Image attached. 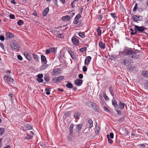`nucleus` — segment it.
<instances>
[{
  "mask_svg": "<svg viewBox=\"0 0 148 148\" xmlns=\"http://www.w3.org/2000/svg\"><path fill=\"white\" fill-rule=\"evenodd\" d=\"M86 105L89 107L93 108L95 111H97L98 109V106L97 104L92 101H88L86 103Z\"/></svg>",
  "mask_w": 148,
  "mask_h": 148,
  "instance_id": "obj_1",
  "label": "nucleus"
},
{
  "mask_svg": "<svg viewBox=\"0 0 148 148\" xmlns=\"http://www.w3.org/2000/svg\"><path fill=\"white\" fill-rule=\"evenodd\" d=\"M10 46L13 49L19 50L20 47L18 44L15 41H12L10 43Z\"/></svg>",
  "mask_w": 148,
  "mask_h": 148,
  "instance_id": "obj_2",
  "label": "nucleus"
},
{
  "mask_svg": "<svg viewBox=\"0 0 148 148\" xmlns=\"http://www.w3.org/2000/svg\"><path fill=\"white\" fill-rule=\"evenodd\" d=\"M3 79L8 84L9 83L12 84L14 82L13 79L11 78L10 75H5L3 77Z\"/></svg>",
  "mask_w": 148,
  "mask_h": 148,
  "instance_id": "obj_3",
  "label": "nucleus"
},
{
  "mask_svg": "<svg viewBox=\"0 0 148 148\" xmlns=\"http://www.w3.org/2000/svg\"><path fill=\"white\" fill-rule=\"evenodd\" d=\"M134 30H136L137 32H142L144 31L145 29V27L143 26H139L134 25Z\"/></svg>",
  "mask_w": 148,
  "mask_h": 148,
  "instance_id": "obj_4",
  "label": "nucleus"
},
{
  "mask_svg": "<svg viewBox=\"0 0 148 148\" xmlns=\"http://www.w3.org/2000/svg\"><path fill=\"white\" fill-rule=\"evenodd\" d=\"M132 18L134 21L137 22V21L142 20L143 18L142 17L137 15H133L132 16Z\"/></svg>",
  "mask_w": 148,
  "mask_h": 148,
  "instance_id": "obj_5",
  "label": "nucleus"
},
{
  "mask_svg": "<svg viewBox=\"0 0 148 148\" xmlns=\"http://www.w3.org/2000/svg\"><path fill=\"white\" fill-rule=\"evenodd\" d=\"M64 78V77L63 76H60L53 78L52 80L57 83L58 82H61L62 80Z\"/></svg>",
  "mask_w": 148,
  "mask_h": 148,
  "instance_id": "obj_6",
  "label": "nucleus"
},
{
  "mask_svg": "<svg viewBox=\"0 0 148 148\" xmlns=\"http://www.w3.org/2000/svg\"><path fill=\"white\" fill-rule=\"evenodd\" d=\"M81 17V16L80 14H77L74 20L73 21V23L75 25L77 24L79 21V20Z\"/></svg>",
  "mask_w": 148,
  "mask_h": 148,
  "instance_id": "obj_7",
  "label": "nucleus"
},
{
  "mask_svg": "<svg viewBox=\"0 0 148 148\" xmlns=\"http://www.w3.org/2000/svg\"><path fill=\"white\" fill-rule=\"evenodd\" d=\"M6 39V40H8L10 38H12L14 37V35L11 33L8 32L5 34Z\"/></svg>",
  "mask_w": 148,
  "mask_h": 148,
  "instance_id": "obj_8",
  "label": "nucleus"
},
{
  "mask_svg": "<svg viewBox=\"0 0 148 148\" xmlns=\"http://www.w3.org/2000/svg\"><path fill=\"white\" fill-rule=\"evenodd\" d=\"M71 40L73 44L77 46L79 44V41L74 36H73L72 39Z\"/></svg>",
  "mask_w": 148,
  "mask_h": 148,
  "instance_id": "obj_9",
  "label": "nucleus"
},
{
  "mask_svg": "<svg viewBox=\"0 0 148 148\" xmlns=\"http://www.w3.org/2000/svg\"><path fill=\"white\" fill-rule=\"evenodd\" d=\"M83 83L82 80L80 79H76L75 82V84L77 86H81Z\"/></svg>",
  "mask_w": 148,
  "mask_h": 148,
  "instance_id": "obj_10",
  "label": "nucleus"
},
{
  "mask_svg": "<svg viewBox=\"0 0 148 148\" xmlns=\"http://www.w3.org/2000/svg\"><path fill=\"white\" fill-rule=\"evenodd\" d=\"M59 70H60L59 69L56 68L54 69L51 72L52 75H56L59 74H60V72L59 71Z\"/></svg>",
  "mask_w": 148,
  "mask_h": 148,
  "instance_id": "obj_11",
  "label": "nucleus"
},
{
  "mask_svg": "<svg viewBox=\"0 0 148 148\" xmlns=\"http://www.w3.org/2000/svg\"><path fill=\"white\" fill-rule=\"evenodd\" d=\"M124 52L125 53V55H130L131 56L132 53L133 54V53H134L133 51L131 50H130L128 49H124Z\"/></svg>",
  "mask_w": 148,
  "mask_h": 148,
  "instance_id": "obj_12",
  "label": "nucleus"
},
{
  "mask_svg": "<svg viewBox=\"0 0 148 148\" xmlns=\"http://www.w3.org/2000/svg\"><path fill=\"white\" fill-rule=\"evenodd\" d=\"M92 59L90 56H88L85 59L84 61V64L86 65H88Z\"/></svg>",
  "mask_w": 148,
  "mask_h": 148,
  "instance_id": "obj_13",
  "label": "nucleus"
},
{
  "mask_svg": "<svg viewBox=\"0 0 148 148\" xmlns=\"http://www.w3.org/2000/svg\"><path fill=\"white\" fill-rule=\"evenodd\" d=\"M46 64L44 63L43 64L41 65L40 68V70H43L46 69L49 66L48 64Z\"/></svg>",
  "mask_w": 148,
  "mask_h": 148,
  "instance_id": "obj_14",
  "label": "nucleus"
},
{
  "mask_svg": "<svg viewBox=\"0 0 148 148\" xmlns=\"http://www.w3.org/2000/svg\"><path fill=\"white\" fill-rule=\"evenodd\" d=\"M74 127V125L73 124H71L69 127V131L70 134L69 135V137H70V136H71L73 133V128Z\"/></svg>",
  "mask_w": 148,
  "mask_h": 148,
  "instance_id": "obj_15",
  "label": "nucleus"
},
{
  "mask_svg": "<svg viewBox=\"0 0 148 148\" xmlns=\"http://www.w3.org/2000/svg\"><path fill=\"white\" fill-rule=\"evenodd\" d=\"M24 55L26 58L29 60H32L31 56L28 52H24Z\"/></svg>",
  "mask_w": 148,
  "mask_h": 148,
  "instance_id": "obj_16",
  "label": "nucleus"
},
{
  "mask_svg": "<svg viewBox=\"0 0 148 148\" xmlns=\"http://www.w3.org/2000/svg\"><path fill=\"white\" fill-rule=\"evenodd\" d=\"M41 59L42 62H43V63H47V61L46 57L43 54L41 55Z\"/></svg>",
  "mask_w": 148,
  "mask_h": 148,
  "instance_id": "obj_17",
  "label": "nucleus"
},
{
  "mask_svg": "<svg viewBox=\"0 0 148 148\" xmlns=\"http://www.w3.org/2000/svg\"><path fill=\"white\" fill-rule=\"evenodd\" d=\"M134 53L133 54L132 53L131 55V57L134 59H137L138 58L139 56L137 54V53L135 51H133Z\"/></svg>",
  "mask_w": 148,
  "mask_h": 148,
  "instance_id": "obj_18",
  "label": "nucleus"
},
{
  "mask_svg": "<svg viewBox=\"0 0 148 148\" xmlns=\"http://www.w3.org/2000/svg\"><path fill=\"white\" fill-rule=\"evenodd\" d=\"M49 8L48 7L45 9L42 12V15L43 16H46L47 14L48 13L49 11Z\"/></svg>",
  "mask_w": 148,
  "mask_h": 148,
  "instance_id": "obj_19",
  "label": "nucleus"
},
{
  "mask_svg": "<svg viewBox=\"0 0 148 148\" xmlns=\"http://www.w3.org/2000/svg\"><path fill=\"white\" fill-rule=\"evenodd\" d=\"M112 105L115 108H118V105L117 104V101L116 100L113 99L112 100Z\"/></svg>",
  "mask_w": 148,
  "mask_h": 148,
  "instance_id": "obj_20",
  "label": "nucleus"
},
{
  "mask_svg": "<svg viewBox=\"0 0 148 148\" xmlns=\"http://www.w3.org/2000/svg\"><path fill=\"white\" fill-rule=\"evenodd\" d=\"M105 44L101 41H99V47L102 49H104L105 48Z\"/></svg>",
  "mask_w": 148,
  "mask_h": 148,
  "instance_id": "obj_21",
  "label": "nucleus"
},
{
  "mask_svg": "<svg viewBox=\"0 0 148 148\" xmlns=\"http://www.w3.org/2000/svg\"><path fill=\"white\" fill-rule=\"evenodd\" d=\"M70 16L68 15L63 16L62 18V20L64 21H69L70 20Z\"/></svg>",
  "mask_w": 148,
  "mask_h": 148,
  "instance_id": "obj_22",
  "label": "nucleus"
},
{
  "mask_svg": "<svg viewBox=\"0 0 148 148\" xmlns=\"http://www.w3.org/2000/svg\"><path fill=\"white\" fill-rule=\"evenodd\" d=\"M125 104L121 101H120L119 103V108L120 109H123L125 107Z\"/></svg>",
  "mask_w": 148,
  "mask_h": 148,
  "instance_id": "obj_23",
  "label": "nucleus"
},
{
  "mask_svg": "<svg viewBox=\"0 0 148 148\" xmlns=\"http://www.w3.org/2000/svg\"><path fill=\"white\" fill-rule=\"evenodd\" d=\"M68 52L70 55L71 57L72 58V59H75V57L74 52L71 50L69 51Z\"/></svg>",
  "mask_w": 148,
  "mask_h": 148,
  "instance_id": "obj_24",
  "label": "nucleus"
},
{
  "mask_svg": "<svg viewBox=\"0 0 148 148\" xmlns=\"http://www.w3.org/2000/svg\"><path fill=\"white\" fill-rule=\"evenodd\" d=\"M88 123L89 124V128H91L93 126V122L92 120L90 119H88Z\"/></svg>",
  "mask_w": 148,
  "mask_h": 148,
  "instance_id": "obj_25",
  "label": "nucleus"
},
{
  "mask_svg": "<svg viewBox=\"0 0 148 148\" xmlns=\"http://www.w3.org/2000/svg\"><path fill=\"white\" fill-rule=\"evenodd\" d=\"M142 75L145 77H148V71H143L142 72Z\"/></svg>",
  "mask_w": 148,
  "mask_h": 148,
  "instance_id": "obj_26",
  "label": "nucleus"
},
{
  "mask_svg": "<svg viewBox=\"0 0 148 148\" xmlns=\"http://www.w3.org/2000/svg\"><path fill=\"white\" fill-rule=\"evenodd\" d=\"M68 83L66 85V86L68 88H73V86L71 83H70L69 81H67Z\"/></svg>",
  "mask_w": 148,
  "mask_h": 148,
  "instance_id": "obj_27",
  "label": "nucleus"
},
{
  "mask_svg": "<svg viewBox=\"0 0 148 148\" xmlns=\"http://www.w3.org/2000/svg\"><path fill=\"white\" fill-rule=\"evenodd\" d=\"M109 89L110 94L112 96H114V94L113 92V88L111 86H110L109 87Z\"/></svg>",
  "mask_w": 148,
  "mask_h": 148,
  "instance_id": "obj_28",
  "label": "nucleus"
},
{
  "mask_svg": "<svg viewBox=\"0 0 148 148\" xmlns=\"http://www.w3.org/2000/svg\"><path fill=\"white\" fill-rule=\"evenodd\" d=\"M97 33L98 36H100L101 35V29L100 27H98L97 29Z\"/></svg>",
  "mask_w": 148,
  "mask_h": 148,
  "instance_id": "obj_29",
  "label": "nucleus"
},
{
  "mask_svg": "<svg viewBox=\"0 0 148 148\" xmlns=\"http://www.w3.org/2000/svg\"><path fill=\"white\" fill-rule=\"evenodd\" d=\"M80 116V114L79 112H75L74 115V118L75 119H78Z\"/></svg>",
  "mask_w": 148,
  "mask_h": 148,
  "instance_id": "obj_30",
  "label": "nucleus"
},
{
  "mask_svg": "<svg viewBox=\"0 0 148 148\" xmlns=\"http://www.w3.org/2000/svg\"><path fill=\"white\" fill-rule=\"evenodd\" d=\"M49 75L46 74L45 75L44 79L47 82H48L49 80Z\"/></svg>",
  "mask_w": 148,
  "mask_h": 148,
  "instance_id": "obj_31",
  "label": "nucleus"
},
{
  "mask_svg": "<svg viewBox=\"0 0 148 148\" xmlns=\"http://www.w3.org/2000/svg\"><path fill=\"white\" fill-rule=\"evenodd\" d=\"M45 91L46 92V93L47 95H49L50 94V92L51 91V88H46L45 90Z\"/></svg>",
  "mask_w": 148,
  "mask_h": 148,
  "instance_id": "obj_32",
  "label": "nucleus"
},
{
  "mask_svg": "<svg viewBox=\"0 0 148 148\" xmlns=\"http://www.w3.org/2000/svg\"><path fill=\"white\" fill-rule=\"evenodd\" d=\"M122 64L123 65H125L127 64V59L126 58H124L123 59L122 62H121Z\"/></svg>",
  "mask_w": 148,
  "mask_h": 148,
  "instance_id": "obj_33",
  "label": "nucleus"
},
{
  "mask_svg": "<svg viewBox=\"0 0 148 148\" xmlns=\"http://www.w3.org/2000/svg\"><path fill=\"white\" fill-rule=\"evenodd\" d=\"M33 137L32 136H31V135L29 134H27L26 135V136L25 138V139H31Z\"/></svg>",
  "mask_w": 148,
  "mask_h": 148,
  "instance_id": "obj_34",
  "label": "nucleus"
},
{
  "mask_svg": "<svg viewBox=\"0 0 148 148\" xmlns=\"http://www.w3.org/2000/svg\"><path fill=\"white\" fill-rule=\"evenodd\" d=\"M107 137L108 139V142L110 144H112L113 143V141L110 138V136L108 134L107 135Z\"/></svg>",
  "mask_w": 148,
  "mask_h": 148,
  "instance_id": "obj_35",
  "label": "nucleus"
},
{
  "mask_svg": "<svg viewBox=\"0 0 148 148\" xmlns=\"http://www.w3.org/2000/svg\"><path fill=\"white\" fill-rule=\"evenodd\" d=\"M82 127V124L78 125L77 126V129L78 131L80 130Z\"/></svg>",
  "mask_w": 148,
  "mask_h": 148,
  "instance_id": "obj_36",
  "label": "nucleus"
},
{
  "mask_svg": "<svg viewBox=\"0 0 148 148\" xmlns=\"http://www.w3.org/2000/svg\"><path fill=\"white\" fill-rule=\"evenodd\" d=\"M17 23L18 25H21L23 24L24 22L22 20H20L18 21Z\"/></svg>",
  "mask_w": 148,
  "mask_h": 148,
  "instance_id": "obj_37",
  "label": "nucleus"
},
{
  "mask_svg": "<svg viewBox=\"0 0 148 148\" xmlns=\"http://www.w3.org/2000/svg\"><path fill=\"white\" fill-rule=\"evenodd\" d=\"M33 56L34 58L36 60V61H38V57L37 55L34 54H33Z\"/></svg>",
  "mask_w": 148,
  "mask_h": 148,
  "instance_id": "obj_38",
  "label": "nucleus"
},
{
  "mask_svg": "<svg viewBox=\"0 0 148 148\" xmlns=\"http://www.w3.org/2000/svg\"><path fill=\"white\" fill-rule=\"evenodd\" d=\"M87 49V48L86 47L81 48L79 49V51L81 52L86 51Z\"/></svg>",
  "mask_w": 148,
  "mask_h": 148,
  "instance_id": "obj_39",
  "label": "nucleus"
},
{
  "mask_svg": "<svg viewBox=\"0 0 148 148\" xmlns=\"http://www.w3.org/2000/svg\"><path fill=\"white\" fill-rule=\"evenodd\" d=\"M4 132V129L2 128H0V136L2 135Z\"/></svg>",
  "mask_w": 148,
  "mask_h": 148,
  "instance_id": "obj_40",
  "label": "nucleus"
},
{
  "mask_svg": "<svg viewBox=\"0 0 148 148\" xmlns=\"http://www.w3.org/2000/svg\"><path fill=\"white\" fill-rule=\"evenodd\" d=\"M57 37L59 38H64V36L62 34H59L57 35Z\"/></svg>",
  "mask_w": 148,
  "mask_h": 148,
  "instance_id": "obj_41",
  "label": "nucleus"
},
{
  "mask_svg": "<svg viewBox=\"0 0 148 148\" xmlns=\"http://www.w3.org/2000/svg\"><path fill=\"white\" fill-rule=\"evenodd\" d=\"M26 126L27 130H30L32 129V127L30 125H28Z\"/></svg>",
  "mask_w": 148,
  "mask_h": 148,
  "instance_id": "obj_42",
  "label": "nucleus"
},
{
  "mask_svg": "<svg viewBox=\"0 0 148 148\" xmlns=\"http://www.w3.org/2000/svg\"><path fill=\"white\" fill-rule=\"evenodd\" d=\"M78 35L79 36L82 38H84L85 36V35L82 32H79L78 33Z\"/></svg>",
  "mask_w": 148,
  "mask_h": 148,
  "instance_id": "obj_43",
  "label": "nucleus"
},
{
  "mask_svg": "<svg viewBox=\"0 0 148 148\" xmlns=\"http://www.w3.org/2000/svg\"><path fill=\"white\" fill-rule=\"evenodd\" d=\"M37 77L38 78H42L43 77V75L42 74H39L37 75Z\"/></svg>",
  "mask_w": 148,
  "mask_h": 148,
  "instance_id": "obj_44",
  "label": "nucleus"
},
{
  "mask_svg": "<svg viewBox=\"0 0 148 148\" xmlns=\"http://www.w3.org/2000/svg\"><path fill=\"white\" fill-rule=\"evenodd\" d=\"M114 110L118 114L121 115V111L116 108H115Z\"/></svg>",
  "mask_w": 148,
  "mask_h": 148,
  "instance_id": "obj_45",
  "label": "nucleus"
},
{
  "mask_svg": "<svg viewBox=\"0 0 148 148\" xmlns=\"http://www.w3.org/2000/svg\"><path fill=\"white\" fill-rule=\"evenodd\" d=\"M9 96L10 97L11 99V101L12 102L13 101V99L12 98L13 96L14 95V94H12V93H10L9 94Z\"/></svg>",
  "mask_w": 148,
  "mask_h": 148,
  "instance_id": "obj_46",
  "label": "nucleus"
},
{
  "mask_svg": "<svg viewBox=\"0 0 148 148\" xmlns=\"http://www.w3.org/2000/svg\"><path fill=\"white\" fill-rule=\"evenodd\" d=\"M49 50L50 52H53L56 51L54 48H50L49 49Z\"/></svg>",
  "mask_w": 148,
  "mask_h": 148,
  "instance_id": "obj_47",
  "label": "nucleus"
},
{
  "mask_svg": "<svg viewBox=\"0 0 148 148\" xmlns=\"http://www.w3.org/2000/svg\"><path fill=\"white\" fill-rule=\"evenodd\" d=\"M103 96L104 98H105V99L106 100H107L108 99V98L107 96V95L106 94V93L105 92H104L103 93Z\"/></svg>",
  "mask_w": 148,
  "mask_h": 148,
  "instance_id": "obj_48",
  "label": "nucleus"
},
{
  "mask_svg": "<svg viewBox=\"0 0 148 148\" xmlns=\"http://www.w3.org/2000/svg\"><path fill=\"white\" fill-rule=\"evenodd\" d=\"M124 120V118L123 117L121 118H120L119 119V120H118V122L119 123L122 122H123Z\"/></svg>",
  "mask_w": 148,
  "mask_h": 148,
  "instance_id": "obj_49",
  "label": "nucleus"
},
{
  "mask_svg": "<svg viewBox=\"0 0 148 148\" xmlns=\"http://www.w3.org/2000/svg\"><path fill=\"white\" fill-rule=\"evenodd\" d=\"M103 18V16L101 15H98V16L97 19L98 20L101 21Z\"/></svg>",
  "mask_w": 148,
  "mask_h": 148,
  "instance_id": "obj_50",
  "label": "nucleus"
},
{
  "mask_svg": "<svg viewBox=\"0 0 148 148\" xmlns=\"http://www.w3.org/2000/svg\"><path fill=\"white\" fill-rule=\"evenodd\" d=\"M110 136V138L111 139H112L114 138V134L112 133H110V135H109Z\"/></svg>",
  "mask_w": 148,
  "mask_h": 148,
  "instance_id": "obj_51",
  "label": "nucleus"
},
{
  "mask_svg": "<svg viewBox=\"0 0 148 148\" xmlns=\"http://www.w3.org/2000/svg\"><path fill=\"white\" fill-rule=\"evenodd\" d=\"M110 14L111 16L114 18H116V16L115 13H111Z\"/></svg>",
  "mask_w": 148,
  "mask_h": 148,
  "instance_id": "obj_52",
  "label": "nucleus"
},
{
  "mask_svg": "<svg viewBox=\"0 0 148 148\" xmlns=\"http://www.w3.org/2000/svg\"><path fill=\"white\" fill-rule=\"evenodd\" d=\"M77 24H78L77 25V27H79L82 26L83 25L82 23H81V21H79V22Z\"/></svg>",
  "mask_w": 148,
  "mask_h": 148,
  "instance_id": "obj_53",
  "label": "nucleus"
},
{
  "mask_svg": "<svg viewBox=\"0 0 148 148\" xmlns=\"http://www.w3.org/2000/svg\"><path fill=\"white\" fill-rule=\"evenodd\" d=\"M18 59L20 60H23V58L20 55H18L17 56Z\"/></svg>",
  "mask_w": 148,
  "mask_h": 148,
  "instance_id": "obj_54",
  "label": "nucleus"
},
{
  "mask_svg": "<svg viewBox=\"0 0 148 148\" xmlns=\"http://www.w3.org/2000/svg\"><path fill=\"white\" fill-rule=\"evenodd\" d=\"M87 67L86 66H84L83 67L82 70H83V71L84 72H86V71H87Z\"/></svg>",
  "mask_w": 148,
  "mask_h": 148,
  "instance_id": "obj_55",
  "label": "nucleus"
},
{
  "mask_svg": "<svg viewBox=\"0 0 148 148\" xmlns=\"http://www.w3.org/2000/svg\"><path fill=\"white\" fill-rule=\"evenodd\" d=\"M37 80L38 81V82H42L43 81V80L42 79H39V78H37Z\"/></svg>",
  "mask_w": 148,
  "mask_h": 148,
  "instance_id": "obj_56",
  "label": "nucleus"
},
{
  "mask_svg": "<svg viewBox=\"0 0 148 148\" xmlns=\"http://www.w3.org/2000/svg\"><path fill=\"white\" fill-rule=\"evenodd\" d=\"M21 129L23 131L27 130L26 126H25L24 127H22L21 128Z\"/></svg>",
  "mask_w": 148,
  "mask_h": 148,
  "instance_id": "obj_57",
  "label": "nucleus"
},
{
  "mask_svg": "<svg viewBox=\"0 0 148 148\" xmlns=\"http://www.w3.org/2000/svg\"><path fill=\"white\" fill-rule=\"evenodd\" d=\"M83 9L82 8H79V14H82V12L83 11Z\"/></svg>",
  "mask_w": 148,
  "mask_h": 148,
  "instance_id": "obj_58",
  "label": "nucleus"
},
{
  "mask_svg": "<svg viewBox=\"0 0 148 148\" xmlns=\"http://www.w3.org/2000/svg\"><path fill=\"white\" fill-rule=\"evenodd\" d=\"M137 3H136L135 4V5L134 7L133 11H136V10L137 8Z\"/></svg>",
  "mask_w": 148,
  "mask_h": 148,
  "instance_id": "obj_59",
  "label": "nucleus"
},
{
  "mask_svg": "<svg viewBox=\"0 0 148 148\" xmlns=\"http://www.w3.org/2000/svg\"><path fill=\"white\" fill-rule=\"evenodd\" d=\"M5 39V38L3 36L1 35L0 36V40L2 41H3Z\"/></svg>",
  "mask_w": 148,
  "mask_h": 148,
  "instance_id": "obj_60",
  "label": "nucleus"
},
{
  "mask_svg": "<svg viewBox=\"0 0 148 148\" xmlns=\"http://www.w3.org/2000/svg\"><path fill=\"white\" fill-rule=\"evenodd\" d=\"M103 109L104 110L107 112H109L110 111L108 109V108L106 107H104Z\"/></svg>",
  "mask_w": 148,
  "mask_h": 148,
  "instance_id": "obj_61",
  "label": "nucleus"
},
{
  "mask_svg": "<svg viewBox=\"0 0 148 148\" xmlns=\"http://www.w3.org/2000/svg\"><path fill=\"white\" fill-rule=\"evenodd\" d=\"M10 18L13 19L15 18V16L14 15L11 14L10 15Z\"/></svg>",
  "mask_w": 148,
  "mask_h": 148,
  "instance_id": "obj_62",
  "label": "nucleus"
},
{
  "mask_svg": "<svg viewBox=\"0 0 148 148\" xmlns=\"http://www.w3.org/2000/svg\"><path fill=\"white\" fill-rule=\"evenodd\" d=\"M119 53L120 54L121 53V54L122 55H123L124 56L125 55V53L124 52V50L123 51H120L119 52Z\"/></svg>",
  "mask_w": 148,
  "mask_h": 148,
  "instance_id": "obj_63",
  "label": "nucleus"
},
{
  "mask_svg": "<svg viewBox=\"0 0 148 148\" xmlns=\"http://www.w3.org/2000/svg\"><path fill=\"white\" fill-rule=\"evenodd\" d=\"M0 47L3 49H4V47L3 45V44L1 43H0Z\"/></svg>",
  "mask_w": 148,
  "mask_h": 148,
  "instance_id": "obj_64",
  "label": "nucleus"
}]
</instances>
